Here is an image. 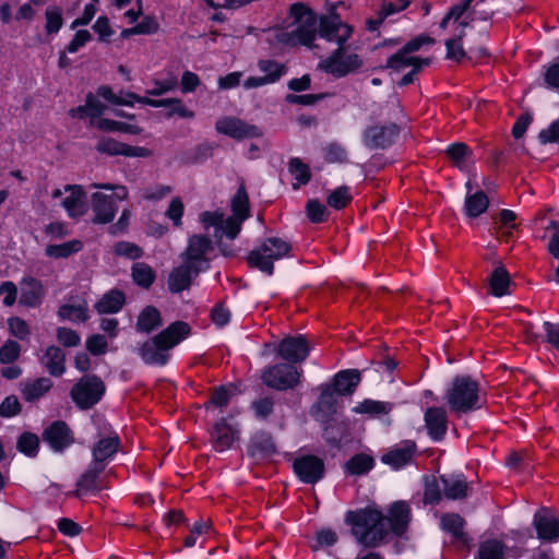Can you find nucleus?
<instances>
[{"mask_svg": "<svg viewBox=\"0 0 559 559\" xmlns=\"http://www.w3.org/2000/svg\"><path fill=\"white\" fill-rule=\"evenodd\" d=\"M233 215L225 218L224 214L218 211L203 212L200 215V222L205 231L213 228V237L224 255H233L231 250H227L223 242V236L228 239H235L240 233L241 225L250 213L249 197L246 191L243 181L240 182L237 193L231 199Z\"/></svg>", "mask_w": 559, "mask_h": 559, "instance_id": "1", "label": "nucleus"}, {"mask_svg": "<svg viewBox=\"0 0 559 559\" xmlns=\"http://www.w3.org/2000/svg\"><path fill=\"white\" fill-rule=\"evenodd\" d=\"M289 19L292 21L287 27L276 34L278 41L288 46L312 47L320 27V21L318 22L313 10L304 3H295L290 7Z\"/></svg>", "mask_w": 559, "mask_h": 559, "instance_id": "2", "label": "nucleus"}, {"mask_svg": "<svg viewBox=\"0 0 559 559\" xmlns=\"http://www.w3.org/2000/svg\"><path fill=\"white\" fill-rule=\"evenodd\" d=\"M190 325L176 321L154 337L143 343L140 348L142 359L148 365L163 366L168 361L169 350L190 334Z\"/></svg>", "mask_w": 559, "mask_h": 559, "instance_id": "3", "label": "nucleus"}, {"mask_svg": "<svg viewBox=\"0 0 559 559\" xmlns=\"http://www.w3.org/2000/svg\"><path fill=\"white\" fill-rule=\"evenodd\" d=\"M346 521L353 525L354 536L365 547H377L388 534L386 516L374 509L348 512Z\"/></svg>", "mask_w": 559, "mask_h": 559, "instance_id": "4", "label": "nucleus"}, {"mask_svg": "<svg viewBox=\"0 0 559 559\" xmlns=\"http://www.w3.org/2000/svg\"><path fill=\"white\" fill-rule=\"evenodd\" d=\"M445 401L450 411L456 414H466L478 408V382L469 376L455 377L445 392Z\"/></svg>", "mask_w": 559, "mask_h": 559, "instance_id": "5", "label": "nucleus"}, {"mask_svg": "<svg viewBox=\"0 0 559 559\" xmlns=\"http://www.w3.org/2000/svg\"><path fill=\"white\" fill-rule=\"evenodd\" d=\"M292 246L280 237H271L265 239L260 247L252 250L248 255V263L252 267H257L262 272L272 274L274 261L289 254Z\"/></svg>", "mask_w": 559, "mask_h": 559, "instance_id": "6", "label": "nucleus"}, {"mask_svg": "<svg viewBox=\"0 0 559 559\" xmlns=\"http://www.w3.org/2000/svg\"><path fill=\"white\" fill-rule=\"evenodd\" d=\"M104 393L103 380L95 374H87L73 385L70 394L78 407L88 409L102 399Z\"/></svg>", "mask_w": 559, "mask_h": 559, "instance_id": "7", "label": "nucleus"}, {"mask_svg": "<svg viewBox=\"0 0 559 559\" xmlns=\"http://www.w3.org/2000/svg\"><path fill=\"white\" fill-rule=\"evenodd\" d=\"M262 380L267 386L284 391L300 383V372L293 365L277 364L263 372Z\"/></svg>", "mask_w": 559, "mask_h": 559, "instance_id": "8", "label": "nucleus"}, {"mask_svg": "<svg viewBox=\"0 0 559 559\" xmlns=\"http://www.w3.org/2000/svg\"><path fill=\"white\" fill-rule=\"evenodd\" d=\"M400 133L395 123L372 124L364 131V144L369 150H385L391 146Z\"/></svg>", "mask_w": 559, "mask_h": 559, "instance_id": "9", "label": "nucleus"}, {"mask_svg": "<svg viewBox=\"0 0 559 559\" xmlns=\"http://www.w3.org/2000/svg\"><path fill=\"white\" fill-rule=\"evenodd\" d=\"M352 33V26L342 22L335 13L320 17V36L328 41L336 43L338 48H343L344 43L350 37Z\"/></svg>", "mask_w": 559, "mask_h": 559, "instance_id": "10", "label": "nucleus"}, {"mask_svg": "<svg viewBox=\"0 0 559 559\" xmlns=\"http://www.w3.org/2000/svg\"><path fill=\"white\" fill-rule=\"evenodd\" d=\"M293 469L302 483L313 485L324 476L325 466L322 459L309 454L296 457Z\"/></svg>", "mask_w": 559, "mask_h": 559, "instance_id": "11", "label": "nucleus"}, {"mask_svg": "<svg viewBox=\"0 0 559 559\" xmlns=\"http://www.w3.org/2000/svg\"><path fill=\"white\" fill-rule=\"evenodd\" d=\"M213 249L212 240L205 235H193L188 239V246L181 253V258L187 263L202 267V271L209 267L206 254Z\"/></svg>", "mask_w": 559, "mask_h": 559, "instance_id": "12", "label": "nucleus"}, {"mask_svg": "<svg viewBox=\"0 0 559 559\" xmlns=\"http://www.w3.org/2000/svg\"><path fill=\"white\" fill-rule=\"evenodd\" d=\"M361 63L358 55L344 56V48H337L329 58L320 63V68L328 73L341 78L358 69Z\"/></svg>", "mask_w": 559, "mask_h": 559, "instance_id": "13", "label": "nucleus"}, {"mask_svg": "<svg viewBox=\"0 0 559 559\" xmlns=\"http://www.w3.org/2000/svg\"><path fill=\"white\" fill-rule=\"evenodd\" d=\"M537 537L543 542H555L559 538V518L547 509H539L533 518Z\"/></svg>", "mask_w": 559, "mask_h": 559, "instance_id": "14", "label": "nucleus"}, {"mask_svg": "<svg viewBox=\"0 0 559 559\" xmlns=\"http://www.w3.org/2000/svg\"><path fill=\"white\" fill-rule=\"evenodd\" d=\"M309 344L304 335L286 336L278 344L280 356L289 362H301L309 355Z\"/></svg>", "mask_w": 559, "mask_h": 559, "instance_id": "15", "label": "nucleus"}, {"mask_svg": "<svg viewBox=\"0 0 559 559\" xmlns=\"http://www.w3.org/2000/svg\"><path fill=\"white\" fill-rule=\"evenodd\" d=\"M239 441V430L237 427L227 423V418H222L215 423L211 432V442L218 452H224L233 448L234 443Z\"/></svg>", "mask_w": 559, "mask_h": 559, "instance_id": "16", "label": "nucleus"}, {"mask_svg": "<svg viewBox=\"0 0 559 559\" xmlns=\"http://www.w3.org/2000/svg\"><path fill=\"white\" fill-rule=\"evenodd\" d=\"M216 131L237 140L257 138L261 135L260 130L237 118H222L215 124Z\"/></svg>", "mask_w": 559, "mask_h": 559, "instance_id": "17", "label": "nucleus"}, {"mask_svg": "<svg viewBox=\"0 0 559 559\" xmlns=\"http://www.w3.org/2000/svg\"><path fill=\"white\" fill-rule=\"evenodd\" d=\"M202 267L193 266L182 260V263L174 267L169 273L167 285L171 293H181L191 286L192 280L199 275Z\"/></svg>", "mask_w": 559, "mask_h": 559, "instance_id": "18", "label": "nucleus"}, {"mask_svg": "<svg viewBox=\"0 0 559 559\" xmlns=\"http://www.w3.org/2000/svg\"><path fill=\"white\" fill-rule=\"evenodd\" d=\"M43 440L47 442L52 450L61 452L73 443V436L69 426L64 421L58 420L45 429Z\"/></svg>", "mask_w": 559, "mask_h": 559, "instance_id": "19", "label": "nucleus"}, {"mask_svg": "<svg viewBox=\"0 0 559 559\" xmlns=\"http://www.w3.org/2000/svg\"><path fill=\"white\" fill-rule=\"evenodd\" d=\"M96 150L102 154L108 155H123L132 157H147L151 155V152L145 147L130 146L111 138H102L96 144Z\"/></svg>", "mask_w": 559, "mask_h": 559, "instance_id": "20", "label": "nucleus"}, {"mask_svg": "<svg viewBox=\"0 0 559 559\" xmlns=\"http://www.w3.org/2000/svg\"><path fill=\"white\" fill-rule=\"evenodd\" d=\"M332 386L324 384L321 386V393L317 403L312 406V415L321 420L326 421L337 412V400Z\"/></svg>", "mask_w": 559, "mask_h": 559, "instance_id": "21", "label": "nucleus"}, {"mask_svg": "<svg viewBox=\"0 0 559 559\" xmlns=\"http://www.w3.org/2000/svg\"><path fill=\"white\" fill-rule=\"evenodd\" d=\"M415 452V442L406 440L382 455L381 461L384 464L397 469L408 464L412 461Z\"/></svg>", "mask_w": 559, "mask_h": 559, "instance_id": "22", "label": "nucleus"}, {"mask_svg": "<svg viewBox=\"0 0 559 559\" xmlns=\"http://www.w3.org/2000/svg\"><path fill=\"white\" fill-rule=\"evenodd\" d=\"M425 424L428 435L435 440H441L448 426L447 412L443 407H429L425 412Z\"/></svg>", "mask_w": 559, "mask_h": 559, "instance_id": "23", "label": "nucleus"}, {"mask_svg": "<svg viewBox=\"0 0 559 559\" xmlns=\"http://www.w3.org/2000/svg\"><path fill=\"white\" fill-rule=\"evenodd\" d=\"M361 380L360 371L347 369L337 372L330 384L336 394L352 395Z\"/></svg>", "mask_w": 559, "mask_h": 559, "instance_id": "24", "label": "nucleus"}, {"mask_svg": "<svg viewBox=\"0 0 559 559\" xmlns=\"http://www.w3.org/2000/svg\"><path fill=\"white\" fill-rule=\"evenodd\" d=\"M104 472L102 467L94 464L84 472L76 481V488L72 492L73 496L82 498L86 492L100 491L103 489L100 474Z\"/></svg>", "mask_w": 559, "mask_h": 559, "instance_id": "25", "label": "nucleus"}, {"mask_svg": "<svg viewBox=\"0 0 559 559\" xmlns=\"http://www.w3.org/2000/svg\"><path fill=\"white\" fill-rule=\"evenodd\" d=\"M277 452L273 437L265 432H257L250 440L248 453L252 457L267 459Z\"/></svg>", "mask_w": 559, "mask_h": 559, "instance_id": "26", "label": "nucleus"}, {"mask_svg": "<svg viewBox=\"0 0 559 559\" xmlns=\"http://www.w3.org/2000/svg\"><path fill=\"white\" fill-rule=\"evenodd\" d=\"M92 207L95 212L94 222L103 224L112 221L117 210L114 197L102 192H96L92 195Z\"/></svg>", "mask_w": 559, "mask_h": 559, "instance_id": "27", "label": "nucleus"}, {"mask_svg": "<svg viewBox=\"0 0 559 559\" xmlns=\"http://www.w3.org/2000/svg\"><path fill=\"white\" fill-rule=\"evenodd\" d=\"M388 526L390 525L391 530L396 535H402L411 520V510L406 502L397 501L394 502L389 510Z\"/></svg>", "mask_w": 559, "mask_h": 559, "instance_id": "28", "label": "nucleus"}, {"mask_svg": "<svg viewBox=\"0 0 559 559\" xmlns=\"http://www.w3.org/2000/svg\"><path fill=\"white\" fill-rule=\"evenodd\" d=\"M120 445L118 436H110L100 439L92 450L93 464L105 469V461L114 456L117 453Z\"/></svg>", "mask_w": 559, "mask_h": 559, "instance_id": "29", "label": "nucleus"}, {"mask_svg": "<svg viewBox=\"0 0 559 559\" xmlns=\"http://www.w3.org/2000/svg\"><path fill=\"white\" fill-rule=\"evenodd\" d=\"M70 194L62 201V206L71 217L82 216L86 211L85 193L80 186L64 187Z\"/></svg>", "mask_w": 559, "mask_h": 559, "instance_id": "30", "label": "nucleus"}, {"mask_svg": "<svg viewBox=\"0 0 559 559\" xmlns=\"http://www.w3.org/2000/svg\"><path fill=\"white\" fill-rule=\"evenodd\" d=\"M44 293V287L38 280L25 277L21 282L20 302L28 307H36L41 302Z\"/></svg>", "mask_w": 559, "mask_h": 559, "instance_id": "31", "label": "nucleus"}, {"mask_svg": "<svg viewBox=\"0 0 559 559\" xmlns=\"http://www.w3.org/2000/svg\"><path fill=\"white\" fill-rule=\"evenodd\" d=\"M126 297L121 290L112 289L106 293L96 304L95 309L99 314L116 313L124 305Z\"/></svg>", "mask_w": 559, "mask_h": 559, "instance_id": "32", "label": "nucleus"}, {"mask_svg": "<svg viewBox=\"0 0 559 559\" xmlns=\"http://www.w3.org/2000/svg\"><path fill=\"white\" fill-rule=\"evenodd\" d=\"M488 281L491 295L502 297L509 293L508 288L511 284V278L509 272L501 263L495 267Z\"/></svg>", "mask_w": 559, "mask_h": 559, "instance_id": "33", "label": "nucleus"}, {"mask_svg": "<svg viewBox=\"0 0 559 559\" xmlns=\"http://www.w3.org/2000/svg\"><path fill=\"white\" fill-rule=\"evenodd\" d=\"M465 521L464 519L456 513H448L441 518L442 528L450 533L454 540L460 542L462 544L468 543V537L463 531Z\"/></svg>", "mask_w": 559, "mask_h": 559, "instance_id": "34", "label": "nucleus"}, {"mask_svg": "<svg viewBox=\"0 0 559 559\" xmlns=\"http://www.w3.org/2000/svg\"><path fill=\"white\" fill-rule=\"evenodd\" d=\"M66 355L61 348L49 346L44 355V365L51 376L59 377L66 370Z\"/></svg>", "mask_w": 559, "mask_h": 559, "instance_id": "35", "label": "nucleus"}, {"mask_svg": "<svg viewBox=\"0 0 559 559\" xmlns=\"http://www.w3.org/2000/svg\"><path fill=\"white\" fill-rule=\"evenodd\" d=\"M488 206L489 199L483 190L466 194L464 209L468 217L479 216L487 211Z\"/></svg>", "mask_w": 559, "mask_h": 559, "instance_id": "36", "label": "nucleus"}, {"mask_svg": "<svg viewBox=\"0 0 559 559\" xmlns=\"http://www.w3.org/2000/svg\"><path fill=\"white\" fill-rule=\"evenodd\" d=\"M52 386L49 378H38L34 381L25 383L22 394L27 402H34L44 396Z\"/></svg>", "mask_w": 559, "mask_h": 559, "instance_id": "37", "label": "nucleus"}, {"mask_svg": "<svg viewBox=\"0 0 559 559\" xmlns=\"http://www.w3.org/2000/svg\"><path fill=\"white\" fill-rule=\"evenodd\" d=\"M159 325H162L159 311L153 306L145 307L138 318L136 329L141 332L150 333Z\"/></svg>", "mask_w": 559, "mask_h": 559, "instance_id": "38", "label": "nucleus"}, {"mask_svg": "<svg viewBox=\"0 0 559 559\" xmlns=\"http://www.w3.org/2000/svg\"><path fill=\"white\" fill-rule=\"evenodd\" d=\"M131 276L134 283L142 288H150L156 278L155 271L144 262H136L131 267Z\"/></svg>", "mask_w": 559, "mask_h": 559, "instance_id": "39", "label": "nucleus"}, {"mask_svg": "<svg viewBox=\"0 0 559 559\" xmlns=\"http://www.w3.org/2000/svg\"><path fill=\"white\" fill-rule=\"evenodd\" d=\"M83 245L80 240H71L60 245H49L46 247L45 252L50 258L61 259L81 251Z\"/></svg>", "mask_w": 559, "mask_h": 559, "instance_id": "40", "label": "nucleus"}, {"mask_svg": "<svg viewBox=\"0 0 559 559\" xmlns=\"http://www.w3.org/2000/svg\"><path fill=\"white\" fill-rule=\"evenodd\" d=\"M392 404L381 401L365 400L353 408L356 414H368L371 416L389 414Z\"/></svg>", "mask_w": 559, "mask_h": 559, "instance_id": "41", "label": "nucleus"}, {"mask_svg": "<svg viewBox=\"0 0 559 559\" xmlns=\"http://www.w3.org/2000/svg\"><path fill=\"white\" fill-rule=\"evenodd\" d=\"M444 495L449 499H463L467 495V483L461 478L442 477Z\"/></svg>", "mask_w": 559, "mask_h": 559, "instance_id": "42", "label": "nucleus"}, {"mask_svg": "<svg viewBox=\"0 0 559 559\" xmlns=\"http://www.w3.org/2000/svg\"><path fill=\"white\" fill-rule=\"evenodd\" d=\"M373 459L365 453L354 455L347 463L346 469L353 475L368 473L373 467Z\"/></svg>", "mask_w": 559, "mask_h": 559, "instance_id": "43", "label": "nucleus"}, {"mask_svg": "<svg viewBox=\"0 0 559 559\" xmlns=\"http://www.w3.org/2000/svg\"><path fill=\"white\" fill-rule=\"evenodd\" d=\"M462 31L453 38L445 40L447 58L455 61H460L465 57V51L461 45V40L464 37V27L467 26L466 22H462Z\"/></svg>", "mask_w": 559, "mask_h": 559, "instance_id": "44", "label": "nucleus"}, {"mask_svg": "<svg viewBox=\"0 0 559 559\" xmlns=\"http://www.w3.org/2000/svg\"><path fill=\"white\" fill-rule=\"evenodd\" d=\"M504 546L497 539H489L480 544L477 559H503Z\"/></svg>", "mask_w": 559, "mask_h": 559, "instance_id": "45", "label": "nucleus"}, {"mask_svg": "<svg viewBox=\"0 0 559 559\" xmlns=\"http://www.w3.org/2000/svg\"><path fill=\"white\" fill-rule=\"evenodd\" d=\"M39 445V438L32 432L22 433L16 442V448L20 452L28 455L35 456L37 453V449Z\"/></svg>", "mask_w": 559, "mask_h": 559, "instance_id": "46", "label": "nucleus"}, {"mask_svg": "<svg viewBox=\"0 0 559 559\" xmlns=\"http://www.w3.org/2000/svg\"><path fill=\"white\" fill-rule=\"evenodd\" d=\"M350 201L352 195L349 193L348 187L346 186L338 187L326 198V203L335 210L344 209Z\"/></svg>", "mask_w": 559, "mask_h": 559, "instance_id": "47", "label": "nucleus"}, {"mask_svg": "<svg viewBox=\"0 0 559 559\" xmlns=\"http://www.w3.org/2000/svg\"><path fill=\"white\" fill-rule=\"evenodd\" d=\"M21 355V346L13 340H7L0 347V362L3 365L13 364Z\"/></svg>", "mask_w": 559, "mask_h": 559, "instance_id": "48", "label": "nucleus"}, {"mask_svg": "<svg viewBox=\"0 0 559 559\" xmlns=\"http://www.w3.org/2000/svg\"><path fill=\"white\" fill-rule=\"evenodd\" d=\"M87 307L85 305H63L59 308L58 314L61 319L66 320H87Z\"/></svg>", "mask_w": 559, "mask_h": 559, "instance_id": "49", "label": "nucleus"}, {"mask_svg": "<svg viewBox=\"0 0 559 559\" xmlns=\"http://www.w3.org/2000/svg\"><path fill=\"white\" fill-rule=\"evenodd\" d=\"M46 32L48 34L57 33L62 26V11L58 7H48L45 12Z\"/></svg>", "mask_w": 559, "mask_h": 559, "instance_id": "50", "label": "nucleus"}, {"mask_svg": "<svg viewBox=\"0 0 559 559\" xmlns=\"http://www.w3.org/2000/svg\"><path fill=\"white\" fill-rule=\"evenodd\" d=\"M289 171L294 175L299 185H306L310 180V168L299 158L290 159Z\"/></svg>", "mask_w": 559, "mask_h": 559, "instance_id": "51", "label": "nucleus"}, {"mask_svg": "<svg viewBox=\"0 0 559 559\" xmlns=\"http://www.w3.org/2000/svg\"><path fill=\"white\" fill-rule=\"evenodd\" d=\"M114 252L117 255L126 257L131 260L140 259L143 255V250L138 245L128 241H119L114 247Z\"/></svg>", "mask_w": 559, "mask_h": 559, "instance_id": "52", "label": "nucleus"}, {"mask_svg": "<svg viewBox=\"0 0 559 559\" xmlns=\"http://www.w3.org/2000/svg\"><path fill=\"white\" fill-rule=\"evenodd\" d=\"M415 63V57H409L403 49L392 55L386 61V68L401 71L406 67H413Z\"/></svg>", "mask_w": 559, "mask_h": 559, "instance_id": "53", "label": "nucleus"}, {"mask_svg": "<svg viewBox=\"0 0 559 559\" xmlns=\"http://www.w3.org/2000/svg\"><path fill=\"white\" fill-rule=\"evenodd\" d=\"M324 153L325 159L329 163L343 164L347 162V152L345 147L337 142H332L328 144L324 148Z\"/></svg>", "mask_w": 559, "mask_h": 559, "instance_id": "54", "label": "nucleus"}, {"mask_svg": "<svg viewBox=\"0 0 559 559\" xmlns=\"http://www.w3.org/2000/svg\"><path fill=\"white\" fill-rule=\"evenodd\" d=\"M259 68L262 72L265 73V76L271 81V83L276 82L281 75L284 73L285 67L274 60H261L259 62Z\"/></svg>", "mask_w": 559, "mask_h": 559, "instance_id": "55", "label": "nucleus"}, {"mask_svg": "<svg viewBox=\"0 0 559 559\" xmlns=\"http://www.w3.org/2000/svg\"><path fill=\"white\" fill-rule=\"evenodd\" d=\"M8 326L10 333L22 341L28 338L31 334L28 324L19 317L10 318L8 320Z\"/></svg>", "mask_w": 559, "mask_h": 559, "instance_id": "56", "label": "nucleus"}, {"mask_svg": "<svg viewBox=\"0 0 559 559\" xmlns=\"http://www.w3.org/2000/svg\"><path fill=\"white\" fill-rule=\"evenodd\" d=\"M22 412V405L15 395H10L0 404V416L4 418L13 417Z\"/></svg>", "mask_w": 559, "mask_h": 559, "instance_id": "57", "label": "nucleus"}, {"mask_svg": "<svg viewBox=\"0 0 559 559\" xmlns=\"http://www.w3.org/2000/svg\"><path fill=\"white\" fill-rule=\"evenodd\" d=\"M309 219L312 223H320L325 219L328 210L324 204L318 200H309L306 206Z\"/></svg>", "mask_w": 559, "mask_h": 559, "instance_id": "58", "label": "nucleus"}, {"mask_svg": "<svg viewBox=\"0 0 559 559\" xmlns=\"http://www.w3.org/2000/svg\"><path fill=\"white\" fill-rule=\"evenodd\" d=\"M183 209L185 206L180 198L171 199L168 210L166 211V216L173 221L175 226L181 225Z\"/></svg>", "mask_w": 559, "mask_h": 559, "instance_id": "59", "label": "nucleus"}, {"mask_svg": "<svg viewBox=\"0 0 559 559\" xmlns=\"http://www.w3.org/2000/svg\"><path fill=\"white\" fill-rule=\"evenodd\" d=\"M542 144H559V119L554 121L548 128L542 130L538 134Z\"/></svg>", "mask_w": 559, "mask_h": 559, "instance_id": "60", "label": "nucleus"}, {"mask_svg": "<svg viewBox=\"0 0 559 559\" xmlns=\"http://www.w3.org/2000/svg\"><path fill=\"white\" fill-rule=\"evenodd\" d=\"M57 338L62 345L68 347L79 345L81 340L75 331L68 328H59L57 330Z\"/></svg>", "mask_w": 559, "mask_h": 559, "instance_id": "61", "label": "nucleus"}, {"mask_svg": "<svg viewBox=\"0 0 559 559\" xmlns=\"http://www.w3.org/2000/svg\"><path fill=\"white\" fill-rule=\"evenodd\" d=\"M447 154L455 165H460V163L469 154V150L466 144L459 142L449 146Z\"/></svg>", "mask_w": 559, "mask_h": 559, "instance_id": "62", "label": "nucleus"}, {"mask_svg": "<svg viewBox=\"0 0 559 559\" xmlns=\"http://www.w3.org/2000/svg\"><path fill=\"white\" fill-rule=\"evenodd\" d=\"M86 348L93 355H102L107 349V341L104 335H100V334L92 335L86 341Z\"/></svg>", "mask_w": 559, "mask_h": 559, "instance_id": "63", "label": "nucleus"}, {"mask_svg": "<svg viewBox=\"0 0 559 559\" xmlns=\"http://www.w3.org/2000/svg\"><path fill=\"white\" fill-rule=\"evenodd\" d=\"M233 395L234 392L231 390L226 386H219L213 392L211 403L218 407H225Z\"/></svg>", "mask_w": 559, "mask_h": 559, "instance_id": "64", "label": "nucleus"}]
</instances>
